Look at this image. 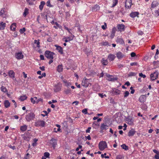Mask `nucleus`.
Returning a JSON list of instances; mask_svg holds the SVG:
<instances>
[{
	"label": "nucleus",
	"instance_id": "4468645a",
	"mask_svg": "<svg viewBox=\"0 0 159 159\" xmlns=\"http://www.w3.org/2000/svg\"><path fill=\"white\" fill-rule=\"evenodd\" d=\"M55 46L56 47V50L58 51V52L61 54L63 53L62 48L60 46L55 45Z\"/></svg>",
	"mask_w": 159,
	"mask_h": 159
},
{
	"label": "nucleus",
	"instance_id": "c9c22d12",
	"mask_svg": "<svg viewBox=\"0 0 159 159\" xmlns=\"http://www.w3.org/2000/svg\"><path fill=\"white\" fill-rule=\"evenodd\" d=\"M39 40L38 39V40H34V43H36L37 45V47L38 48H40V42H39Z\"/></svg>",
	"mask_w": 159,
	"mask_h": 159
},
{
	"label": "nucleus",
	"instance_id": "7c9ffc66",
	"mask_svg": "<svg viewBox=\"0 0 159 159\" xmlns=\"http://www.w3.org/2000/svg\"><path fill=\"white\" fill-rule=\"evenodd\" d=\"M56 126L58 128V129H57V130H56V128H54V132L56 133H57V132H59L60 131L61 129L60 128L61 127V126L58 124H57L56 125Z\"/></svg>",
	"mask_w": 159,
	"mask_h": 159
},
{
	"label": "nucleus",
	"instance_id": "774afa93",
	"mask_svg": "<svg viewBox=\"0 0 159 159\" xmlns=\"http://www.w3.org/2000/svg\"><path fill=\"white\" fill-rule=\"evenodd\" d=\"M27 2L30 5L33 4V3L31 2L30 0H26Z\"/></svg>",
	"mask_w": 159,
	"mask_h": 159
},
{
	"label": "nucleus",
	"instance_id": "b1692460",
	"mask_svg": "<svg viewBox=\"0 0 159 159\" xmlns=\"http://www.w3.org/2000/svg\"><path fill=\"white\" fill-rule=\"evenodd\" d=\"M4 10L5 8H2L0 11V16L2 17H5L4 15H6Z\"/></svg>",
	"mask_w": 159,
	"mask_h": 159
},
{
	"label": "nucleus",
	"instance_id": "680f3d73",
	"mask_svg": "<svg viewBox=\"0 0 159 159\" xmlns=\"http://www.w3.org/2000/svg\"><path fill=\"white\" fill-rule=\"evenodd\" d=\"M99 96L101 98H103L104 96H106V95L105 94H104V95L102 93H99L98 94Z\"/></svg>",
	"mask_w": 159,
	"mask_h": 159
},
{
	"label": "nucleus",
	"instance_id": "e2e57ef3",
	"mask_svg": "<svg viewBox=\"0 0 159 159\" xmlns=\"http://www.w3.org/2000/svg\"><path fill=\"white\" fill-rule=\"evenodd\" d=\"M40 59L41 60H44V57L43 55H40Z\"/></svg>",
	"mask_w": 159,
	"mask_h": 159
},
{
	"label": "nucleus",
	"instance_id": "a878e982",
	"mask_svg": "<svg viewBox=\"0 0 159 159\" xmlns=\"http://www.w3.org/2000/svg\"><path fill=\"white\" fill-rule=\"evenodd\" d=\"M158 3L157 1H154L152 3L151 7L154 8L158 6Z\"/></svg>",
	"mask_w": 159,
	"mask_h": 159
},
{
	"label": "nucleus",
	"instance_id": "ddd939ff",
	"mask_svg": "<svg viewBox=\"0 0 159 159\" xmlns=\"http://www.w3.org/2000/svg\"><path fill=\"white\" fill-rule=\"evenodd\" d=\"M107 76L108 78V80L109 81H114L117 80L118 79L116 77H114L109 74H107Z\"/></svg>",
	"mask_w": 159,
	"mask_h": 159
},
{
	"label": "nucleus",
	"instance_id": "e433bc0d",
	"mask_svg": "<svg viewBox=\"0 0 159 159\" xmlns=\"http://www.w3.org/2000/svg\"><path fill=\"white\" fill-rule=\"evenodd\" d=\"M73 37H68V38H67L65 39L64 40L65 42H68L70 41V40H71L73 39Z\"/></svg>",
	"mask_w": 159,
	"mask_h": 159
},
{
	"label": "nucleus",
	"instance_id": "aec40b11",
	"mask_svg": "<svg viewBox=\"0 0 159 159\" xmlns=\"http://www.w3.org/2000/svg\"><path fill=\"white\" fill-rule=\"evenodd\" d=\"M101 63L104 66L107 65L108 64V61L107 60L102 58L101 61Z\"/></svg>",
	"mask_w": 159,
	"mask_h": 159
},
{
	"label": "nucleus",
	"instance_id": "8fccbe9b",
	"mask_svg": "<svg viewBox=\"0 0 159 159\" xmlns=\"http://www.w3.org/2000/svg\"><path fill=\"white\" fill-rule=\"evenodd\" d=\"M139 76L143 78H145L146 77V75H145L143 74L142 73H139Z\"/></svg>",
	"mask_w": 159,
	"mask_h": 159
},
{
	"label": "nucleus",
	"instance_id": "9d476101",
	"mask_svg": "<svg viewBox=\"0 0 159 159\" xmlns=\"http://www.w3.org/2000/svg\"><path fill=\"white\" fill-rule=\"evenodd\" d=\"M15 57L17 59H20L23 58V55L21 52L16 53Z\"/></svg>",
	"mask_w": 159,
	"mask_h": 159
},
{
	"label": "nucleus",
	"instance_id": "39448f33",
	"mask_svg": "<svg viewBox=\"0 0 159 159\" xmlns=\"http://www.w3.org/2000/svg\"><path fill=\"white\" fill-rule=\"evenodd\" d=\"M158 72L157 71H156L153 73H152L150 75L151 79L152 80H154L156 79L158 75Z\"/></svg>",
	"mask_w": 159,
	"mask_h": 159
},
{
	"label": "nucleus",
	"instance_id": "c03bdc74",
	"mask_svg": "<svg viewBox=\"0 0 159 159\" xmlns=\"http://www.w3.org/2000/svg\"><path fill=\"white\" fill-rule=\"evenodd\" d=\"M26 30L25 28H23L22 29H20V32L21 34H23Z\"/></svg>",
	"mask_w": 159,
	"mask_h": 159
},
{
	"label": "nucleus",
	"instance_id": "a211bd4d",
	"mask_svg": "<svg viewBox=\"0 0 159 159\" xmlns=\"http://www.w3.org/2000/svg\"><path fill=\"white\" fill-rule=\"evenodd\" d=\"M116 57L118 59H121L124 57V55L121 52H118L116 54Z\"/></svg>",
	"mask_w": 159,
	"mask_h": 159
},
{
	"label": "nucleus",
	"instance_id": "6e6552de",
	"mask_svg": "<svg viewBox=\"0 0 159 159\" xmlns=\"http://www.w3.org/2000/svg\"><path fill=\"white\" fill-rule=\"evenodd\" d=\"M126 122L130 125H132L133 124L134 120L132 117L129 116L126 118Z\"/></svg>",
	"mask_w": 159,
	"mask_h": 159
},
{
	"label": "nucleus",
	"instance_id": "6ab92c4d",
	"mask_svg": "<svg viewBox=\"0 0 159 159\" xmlns=\"http://www.w3.org/2000/svg\"><path fill=\"white\" fill-rule=\"evenodd\" d=\"M116 41L117 43H119L122 44H124V42L122 38H117Z\"/></svg>",
	"mask_w": 159,
	"mask_h": 159
},
{
	"label": "nucleus",
	"instance_id": "4d7b16f0",
	"mask_svg": "<svg viewBox=\"0 0 159 159\" xmlns=\"http://www.w3.org/2000/svg\"><path fill=\"white\" fill-rule=\"evenodd\" d=\"M131 56L132 57H134L136 56V54L134 52H132L130 54Z\"/></svg>",
	"mask_w": 159,
	"mask_h": 159
},
{
	"label": "nucleus",
	"instance_id": "052dcab7",
	"mask_svg": "<svg viewBox=\"0 0 159 159\" xmlns=\"http://www.w3.org/2000/svg\"><path fill=\"white\" fill-rule=\"evenodd\" d=\"M153 64L155 66L158 64V61H154L153 62Z\"/></svg>",
	"mask_w": 159,
	"mask_h": 159
},
{
	"label": "nucleus",
	"instance_id": "58836bf2",
	"mask_svg": "<svg viewBox=\"0 0 159 159\" xmlns=\"http://www.w3.org/2000/svg\"><path fill=\"white\" fill-rule=\"evenodd\" d=\"M1 90L4 93L7 92V90L6 87L2 86L1 88Z\"/></svg>",
	"mask_w": 159,
	"mask_h": 159
},
{
	"label": "nucleus",
	"instance_id": "3c124183",
	"mask_svg": "<svg viewBox=\"0 0 159 159\" xmlns=\"http://www.w3.org/2000/svg\"><path fill=\"white\" fill-rule=\"evenodd\" d=\"M155 15L156 16H159V11L158 10H156L155 11Z\"/></svg>",
	"mask_w": 159,
	"mask_h": 159
},
{
	"label": "nucleus",
	"instance_id": "09e8293b",
	"mask_svg": "<svg viewBox=\"0 0 159 159\" xmlns=\"http://www.w3.org/2000/svg\"><path fill=\"white\" fill-rule=\"evenodd\" d=\"M47 6L49 7H52L53 6L51 5L50 1L49 0L47 2Z\"/></svg>",
	"mask_w": 159,
	"mask_h": 159
},
{
	"label": "nucleus",
	"instance_id": "a18cd8bd",
	"mask_svg": "<svg viewBox=\"0 0 159 159\" xmlns=\"http://www.w3.org/2000/svg\"><path fill=\"white\" fill-rule=\"evenodd\" d=\"M82 112L83 113H84V114H86L88 113L87 112V108H85L83 109L82 110Z\"/></svg>",
	"mask_w": 159,
	"mask_h": 159
},
{
	"label": "nucleus",
	"instance_id": "f257e3e1",
	"mask_svg": "<svg viewBox=\"0 0 159 159\" xmlns=\"http://www.w3.org/2000/svg\"><path fill=\"white\" fill-rule=\"evenodd\" d=\"M54 55V53L49 51H46L44 53L45 56L48 59L52 60L53 58V56Z\"/></svg>",
	"mask_w": 159,
	"mask_h": 159
},
{
	"label": "nucleus",
	"instance_id": "9b49d317",
	"mask_svg": "<svg viewBox=\"0 0 159 159\" xmlns=\"http://www.w3.org/2000/svg\"><path fill=\"white\" fill-rule=\"evenodd\" d=\"M139 15V13L138 11H135L131 12L129 16L130 17L132 18H134L136 16L138 17V15Z\"/></svg>",
	"mask_w": 159,
	"mask_h": 159
},
{
	"label": "nucleus",
	"instance_id": "20e7f679",
	"mask_svg": "<svg viewBox=\"0 0 159 159\" xmlns=\"http://www.w3.org/2000/svg\"><path fill=\"white\" fill-rule=\"evenodd\" d=\"M45 125V122L43 120H38L35 123V126H36L44 127Z\"/></svg>",
	"mask_w": 159,
	"mask_h": 159
},
{
	"label": "nucleus",
	"instance_id": "72a5a7b5",
	"mask_svg": "<svg viewBox=\"0 0 159 159\" xmlns=\"http://www.w3.org/2000/svg\"><path fill=\"white\" fill-rule=\"evenodd\" d=\"M28 9L27 8H25V9L24 12L23 13V15L24 17L26 16L29 13L28 12Z\"/></svg>",
	"mask_w": 159,
	"mask_h": 159
},
{
	"label": "nucleus",
	"instance_id": "bb28decb",
	"mask_svg": "<svg viewBox=\"0 0 159 159\" xmlns=\"http://www.w3.org/2000/svg\"><path fill=\"white\" fill-rule=\"evenodd\" d=\"M8 74H9V76L11 78H14V77L15 73L13 70H10L8 72Z\"/></svg>",
	"mask_w": 159,
	"mask_h": 159
},
{
	"label": "nucleus",
	"instance_id": "de8ad7c7",
	"mask_svg": "<svg viewBox=\"0 0 159 159\" xmlns=\"http://www.w3.org/2000/svg\"><path fill=\"white\" fill-rule=\"evenodd\" d=\"M50 155L49 153L48 152H45L44 154V156L46 157H48Z\"/></svg>",
	"mask_w": 159,
	"mask_h": 159
},
{
	"label": "nucleus",
	"instance_id": "37998d69",
	"mask_svg": "<svg viewBox=\"0 0 159 159\" xmlns=\"http://www.w3.org/2000/svg\"><path fill=\"white\" fill-rule=\"evenodd\" d=\"M129 94V93L128 91H126L124 93V97L126 98L127 97Z\"/></svg>",
	"mask_w": 159,
	"mask_h": 159
},
{
	"label": "nucleus",
	"instance_id": "c85d7f7f",
	"mask_svg": "<svg viewBox=\"0 0 159 159\" xmlns=\"http://www.w3.org/2000/svg\"><path fill=\"white\" fill-rule=\"evenodd\" d=\"M27 97L26 95L21 96L19 98L20 100L21 101H24L26 99Z\"/></svg>",
	"mask_w": 159,
	"mask_h": 159
},
{
	"label": "nucleus",
	"instance_id": "6e6d98bb",
	"mask_svg": "<svg viewBox=\"0 0 159 159\" xmlns=\"http://www.w3.org/2000/svg\"><path fill=\"white\" fill-rule=\"evenodd\" d=\"M30 100L33 104H34L35 103V100L34 98H31L30 99Z\"/></svg>",
	"mask_w": 159,
	"mask_h": 159
},
{
	"label": "nucleus",
	"instance_id": "5fc2aeb1",
	"mask_svg": "<svg viewBox=\"0 0 159 159\" xmlns=\"http://www.w3.org/2000/svg\"><path fill=\"white\" fill-rule=\"evenodd\" d=\"M8 146L11 148L13 150L16 149V147L15 146H12L11 145H9Z\"/></svg>",
	"mask_w": 159,
	"mask_h": 159
},
{
	"label": "nucleus",
	"instance_id": "f8f14e48",
	"mask_svg": "<svg viewBox=\"0 0 159 159\" xmlns=\"http://www.w3.org/2000/svg\"><path fill=\"white\" fill-rule=\"evenodd\" d=\"M117 27L118 30L120 32L124 31L125 29V25L123 24H118L117 25Z\"/></svg>",
	"mask_w": 159,
	"mask_h": 159
},
{
	"label": "nucleus",
	"instance_id": "4be33fe9",
	"mask_svg": "<svg viewBox=\"0 0 159 159\" xmlns=\"http://www.w3.org/2000/svg\"><path fill=\"white\" fill-rule=\"evenodd\" d=\"M108 126L106 125H105L104 123L101 124L100 126V129L102 130L104 129H107L108 128Z\"/></svg>",
	"mask_w": 159,
	"mask_h": 159
},
{
	"label": "nucleus",
	"instance_id": "49530a36",
	"mask_svg": "<svg viewBox=\"0 0 159 159\" xmlns=\"http://www.w3.org/2000/svg\"><path fill=\"white\" fill-rule=\"evenodd\" d=\"M116 30V28L115 27H114L112 29L111 33L113 34H115Z\"/></svg>",
	"mask_w": 159,
	"mask_h": 159
},
{
	"label": "nucleus",
	"instance_id": "1a4fd4ad",
	"mask_svg": "<svg viewBox=\"0 0 159 159\" xmlns=\"http://www.w3.org/2000/svg\"><path fill=\"white\" fill-rule=\"evenodd\" d=\"M132 5V0H127L125 3V7L127 8H129L131 7Z\"/></svg>",
	"mask_w": 159,
	"mask_h": 159
},
{
	"label": "nucleus",
	"instance_id": "2eb2a0df",
	"mask_svg": "<svg viewBox=\"0 0 159 159\" xmlns=\"http://www.w3.org/2000/svg\"><path fill=\"white\" fill-rule=\"evenodd\" d=\"M112 93L116 95L120 94V91L116 88H113L112 89Z\"/></svg>",
	"mask_w": 159,
	"mask_h": 159
},
{
	"label": "nucleus",
	"instance_id": "7ed1b4c3",
	"mask_svg": "<svg viewBox=\"0 0 159 159\" xmlns=\"http://www.w3.org/2000/svg\"><path fill=\"white\" fill-rule=\"evenodd\" d=\"M34 117L35 115L32 112H31L26 115L25 119L27 121H30L32 120L34 118Z\"/></svg>",
	"mask_w": 159,
	"mask_h": 159
},
{
	"label": "nucleus",
	"instance_id": "69168bd1",
	"mask_svg": "<svg viewBox=\"0 0 159 159\" xmlns=\"http://www.w3.org/2000/svg\"><path fill=\"white\" fill-rule=\"evenodd\" d=\"M130 83H129V81L126 82L125 84V85H127V86H129L130 85Z\"/></svg>",
	"mask_w": 159,
	"mask_h": 159
},
{
	"label": "nucleus",
	"instance_id": "338daca9",
	"mask_svg": "<svg viewBox=\"0 0 159 159\" xmlns=\"http://www.w3.org/2000/svg\"><path fill=\"white\" fill-rule=\"evenodd\" d=\"M153 151L154 152L156 153V154H157V153H158L159 152V151H157L156 149H153Z\"/></svg>",
	"mask_w": 159,
	"mask_h": 159
},
{
	"label": "nucleus",
	"instance_id": "2f4dec72",
	"mask_svg": "<svg viewBox=\"0 0 159 159\" xmlns=\"http://www.w3.org/2000/svg\"><path fill=\"white\" fill-rule=\"evenodd\" d=\"M27 126L26 125L22 126L20 127V130L22 131H25L27 129Z\"/></svg>",
	"mask_w": 159,
	"mask_h": 159
},
{
	"label": "nucleus",
	"instance_id": "f3484780",
	"mask_svg": "<svg viewBox=\"0 0 159 159\" xmlns=\"http://www.w3.org/2000/svg\"><path fill=\"white\" fill-rule=\"evenodd\" d=\"M136 131L133 129H131L128 132V135L129 136H133L135 133Z\"/></svg>",
	"mask_w": 159,
	"mask_h": 159
},
{
	"label": "nucleus",
	"instance_id": "cd10ccee",
	"mask_svg": "<svg viewBox=\"0 0 159 159\" xmlns=\"http://www.w3.org/2000/svg\"><path fill=\"white\" fill-rule=\"evenodd\" d=\"M45 4V2L44 1H41L40 2V4L39 6V9L42 11L43 8V6Z\"/></svg>",
	"mask_w": 159,
	"mask_h": 159
},
{
	"label": "nucleus",
	"instance_id": "412c9836",
	"mask_svg": "<svg viewBox=\"0 0 159 159\" xmlns=\"http://www.w3.org/2000/svg\"><path fill=\"white\" fill-rule=\"evenodd\" d=\"M6 24L3 22H0V30H4L6 27Z\"/></svg>",
	"mask_w": 159,
	"mask_h": 159
},
{
	"label": "nucleus",
	"instance_id": "bf43d9fd",
	"mask_svg": "<svg viewBox=\"0 0 159 159\" xmlns=\"http://www.w3.org/2000/svg\"><path fill=\"white\" fill-rule=\"evenodd\" d=\"M91 129V127H88V129L86 130V133H89Z\"/></svg>",
	"mask_w": 159,
	"mask_h": 159
},
{
	"label": "nucleus",
	"instance_id": "423d86ee",
	"mask_svg": "<svg viewBox=\"0 0 159 159\" xmlns=\"http://www.w3.org/2000/svg\"><path fill=\"white\" fill-rule=\"evenodd\" d=\"M88 80L85 78H84V79L82 81L81 84L82 85L85 87H87L89 86V84H90L89 81H88Z\"/></svg>",
	"mask_w": 159,
	"mask_h": 159
},
{
	"label": "nucleus",
	"instance_id": "603ef678",
	"mask_svg": "<svg viewBox=\"0 0 159 159\" xmlns=\"http://www.w3.org/2000/svg\"><path fill=\"white\" fill-rule=\"evenodd\" d=\"M108 43L107 42H103L102 43V45L103 46H106L108 45Z\"/></svg>",
	"mask_w": 159,
	"mask_h": 159
},
{
	"label": "nucleus",
	"instance_id": "4c0bfd02",
	"mask_svg": "<svg viewBox=\"0 0 159 159\" xmlns=\"http://www.w3.org/2000/svg\"><path fill=\"white\" fill-rule=\"evenodd\" d=\"M137 74L136 73H135L134 72H130L128 74V76H134L136 75Z\"/></svg>",
	"mask_w": 159,
	"mask_h": 159
},
{
	"label": "nucleus",
	"instance_id": "864d4df0",
	"mask_svg": "<svg viewBox=\"0 0 159 159\" xmlns=\"http://www.w3.org/2000/svg\"><path fill=\"white\" fill-rule=\"evenodd\" d=\"M137 65L138 63L137 62H132L130 64V65L131 66H137Z\"/></svg>",
	"mask_w": 159,
	"mask_h": 159
},
{
	"label": "nucleus",
	"instance_id": "393cba45",
	"mask_svg": "<svg viewBox=\"0 0 159 159\" xmlns=\"http://www.w3.org/2000/svg\"><path fill=\"white\" fill-rule=\"evenodd\" d=\"M4 104L6 108H8L10 106V103L8 100H6L4 102Z\"/></svg>",
	"mask_w": 159,
	"mask_h": 159
},
{
	"label": "nucleus",
	"instance_id": "c756f323",
	"mask_svg": "<svg viewBox=\"0 0 159 159\" xmlns=\"http://www.w3.org/2000/svg\"><path fill=\"white\" fill-rule=\"evenodd\" d=\"M16 24L15 23H13L10 26V28L11 30L15 31L16 30Z\"/></svg>",
	"mask_w": 159,
	"mask_h": 159
},
{
	"label": "nucleus",
	"instance_id": "0e129e2a",
	"mask_svg": "<svg viewBox=\"0 0 159 159\" xmlns=\"http://www.w3.org/2000/svg\"><path fill=\"white\" fill-rule=\"evenodd\" d=\"M39 69L42 71H44L45 70V67L44 66L42 67H40Z\"/></svg>",
	"mask_w": 159,
	"mask_h": 159
},
{
	"label": "nucleus",
	"instance_id": "a19ab883",
	"mask_svg": "<svg viewBox=\"0 0 159 159\" xmlns=\"http://www.w3.org/2000/svg\"><path fill=\"white\" fill-rule=\"evenodd\" d=\"M65 93L66 94H68L71 93V90L70 89H67L65 91Z\"/></svg>",
	"mask_w": 159,
	"mask_h": 159
},
{
	"label": "nucleus",
	"instance_id": "0eeeda50",
	"mask_svg": "<svg viewBox=\"0 0 159 159\" xmlns=\"http://www.w3.org/2000/svg\"><path fill=\"white\" fill-rule=\"evenodd\" d=\"M50 143L54 149L57 144V140L52 138L50 140Z\"/></svg>",
	"mask_w": 159,
	"mask_h": 159
},
{
	"label": "nucleus",
	"instance_id": "f704fd0d",
	"mask_svg": "<svg viewBox=\"0 0 159 159\" xmlns=\"http://www.w3.org/2000/svg\"><path fill=\"white\" fill-rule=\"evenodd\" d=\"M100 7L99 6L97 5H95L93 7V10L94 11H97L99 10Z\"/></svg>",
	"mask_w": 159,
	"mask_h": 159
},
{
	"label": "nucleus",
	"instance_id": "473e14b6",
	"mask_svg": "<svg viewBox=\"0 0 159 159\" xmlns=\"http://www.w3.org/2000/svg\"><path fill=\"white\" fill-rule=\"evenodd\" d=\"M121 147L122 149H124L125 150H127L129 149L128 146H126L125 144H123L121 145Z\"/></svg>",
	"mask_w": 159,
	"mask_h": 159
},
{
	"label": "nucleus",
	"instance_id": "dca6fc26",
	"mask_svg": "<svg viewBox=\"0 0 159 159\" xmlns=\"http://www.w3.org/2000/svg\"><path fill=\"white\" fill-rule=\"evenodd\" d=\"M115 56L112 54H110L107 57L108 59L110 61H113L115 58Z\"/></svg>",
	"mask_w": 159,
	"mask_h": 159
},
{
	"label": "nucleus",
	"instance_id": "ea45409f",
	"mask_svg": "<svg viewBox=\"0 0 159 159\" xmlns=\"http://www.w3.org/2000/svg\"><path fill=\"white\" fill-rule=\"evenodd\" d=\"M113 3L112 7H114L118 3L117 0H113Z\"/></svg>",
	"mask_w": 159,
	"mask_h": 159
},
{
	"label": "nucleus",
	"instance_id": "79ce46f5",
	"mask_svg": "<svg viewBox=\"0 0 159 159\" xmlns=\"http://www.w3.org/2000/svg\"><path fill=\"white\" fill-rule=\"evenodd\" d=\"M124 157L122 155H119L116 157V159H123Z\"/></svg>",
	"mask_w": 159,
	"mask_h": 159
},
{
	"label": "nucleus",
	"instance_id": "f03ea898",
	"mask_svg": "<svg viewBox=\"0 0 159 159\" xmlns=\"http://www.w3.org/2000/svg\"><path fill=\"white\" fill-rule=\"evenodd\" d=\"M107 143L105 141H101L99 143L98 147L101 151H103L107 147Z\"/></svg>",
	"mask_w": 159,
	"mask_h": 159
},
{
	"label": "nucleus",
	"instance_id": "13d9d810",
	"mask_svg": "<svg viewBox=\"0 0 159 159\" xmlns=\"http://www.w3.org/2000/svg\"><path fill=\"white\" fill-rule=\"evenodd\" d=\"M82 148V146L81 145H79V147L78 148H77L76 149V151H78L79 149L80 148Z\"/></svg>",
	"mask_w": 159,
	"mask_h": 159
},
{
	"label": "nucleus",
	"instance_id": "5701e85b",
	"mask_svg": "<svg viewBox=\"0 0 159 159\" xmlns=\"http://www.w3.org/2000/svg\"><path fill=\"white\" fill-rule=\"evenodd\" d=\"M57 71L59 72H61L63 70V66L62 65H59L57 67Z\"/></svg>",
	"mask_w": 159,
	"mask_h": 159
}]
</instances>
